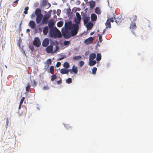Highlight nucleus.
<instances>
[{
	"label": "nucleus",
	"instance_id": "26",
	"mask_svg": "<svg viewBox=\"0 0 153 153\" xmlns=\"http://www.w3.org/2000/svg\"><path fill=\"white\" fill-rule=\"evenodd\" d=\"M101 59V55L100 53H98L97 54L96 60L97 61H100Z\"/></svg>",
	"mask_w": 153,
	"mask_h": 153
},
{
	"label": "nucleus",
	"instance_id": "47",
	"mask_svg": "<svg viewBox=\"0 0 153 153\" xmlns=\"http://www.w3.org/2000/svg\"><path fill=\"white\" fill-rule=\"evenodd\" d=\"M65 128L67 129H70L71 128V127L69 126V125H67L65 126Z\"/></svg>",
	"mask_w": 153,
	"mask_h": 153
},
{
	"label": "nucleus",
	"instance_id": "52",
	"mask_svg": "<svg viewBox=\"0 0 153 153\" xmlns=\"http://www.w3.org/2000/svg\"><path fill=\"white\" fill-rule=\"evenodd\" d=\"M39 32H41L42 31V29L41 28H39Z\"/></svg>",
	"mask_w": 153,
	"mask_h": 153
},
{
	"label": "nucleus",
	"instance_id": "37",
	"mask_svg": "<svg viewBox=\"0 0 153 153\" xmlns=\"http://www.w3.org/2000/svg\"><path fill=\"white\" fill-rule=\"evenodd\" d=\"M51 60L50 59H48L47 61V63L48 66H49V65H51Z\"/></svg>",
	"mask_w": 153,
	"mask_h": 153
},
{
	"label": "nucleus",
	"instance_id": "9",
	"mask_svg": "<svg viewBox=\"0 0 153 153\" xmlns=\"http://www.w3.org/2000/svg\"><path fill=\"white\" fill-rule=\"evenodd\" d=\"M69 71H70L69 72L71 74H72L73 72L76 74L78 72V68L77 67L74 65L72 67V69H69Z\"/></svg>",
	"mask_w": 153,
	"mask_h": 153
},
{
	"label": "nucleus",
	"instance_id": "8",
	"mask_svg": "<svg viewBox=\"0 0 153 153\" xmlns=\"http://www.w3.org/2000/svg\"><path fill=\"white\" fill-rule=\"evenodd\" d=\"M50 17V15H48L46 16H44L42 21V23L43 24H47L48 22V19Z\"/></svg>",
	"mask_w": 153,
	"mask_h": 153
},
{
	"label": "nucleus",
	"instance_id": "1",
	"mask_svg": "<svg viewBox=\"0 0 153 153\" xmlns=\"http://www.w3.org/2000/svg\"><path fill=\"white\" fill-rule=\"evenodd\" d=\"M65 26L64 29L71 30V33L72 36L76 35L79 29L78 25L76 23L72 24V22L71 21L65 22Z\"/></svg>",
	"mask_w": 153,
	"mask_h": 153
},
{
	"label": "nucleus",
	"instance_id": "21",
	"mask_svg": "<svg viewBox=\"0 0 153 153\" xmlns=\"http://www.w3.org/2000/svg\"><path fill=\"white\" fill-rule=\"evenodd\" d=\"M95 13L97 15H100L101 13V11L100 8L97 7L95 8Z\"/></svg>",
	"mask_w": 153,
	"mask_h": 153
},
{
	"label": "nucleus",
	"instance_id": "20",
	"mask_svg": "<svg viewBox=\"0 0 153 153\" xmlns=\"http://www.w3.org/2000/svg\"><path fill=\"white\" fill-rule=\"evenodd\" d=\"M35 13L36 16L42 15L41 13V11L40 9L39 8H37L35 11Z\"/></svg>",
	"mask_w": 153,
	"mask_h": 153
},
{
	"label": "nucleus",
	"instance_id": "36",
	"mask_svg": "<svg viewBox=\"0 0 153 153\" xmlns=\"http://www.w3.org/2000/svg\"><path fill=\"white\" fill-rule=\"evenodd\" d=\"M102 35H101V34H98V36H99V41L100 42H101L102 41Z\"/></svg>",
	"mask_w": 153,
	"mask_h": 153
},
{
	"label": "nucleus",
	"instance_id": "31",
	"mask_svg": "<svg viewBox=\"0 0 153 153\" xmlns=\"http://www.w3.org/2000/svg\"><path fill=\"white\" fill-rule=\"evenodd\" d=\"M82 58L81 56H75L73 57V59L75 60H77L80 59Z\"/></svg>",
	"mask_w": 153,
	"mask_h": 153
},
{
	"label": "nucleus",
	"instance_id": "32",
	"mask_svg": "<svg viewBox=\"0 0 153 153\" xmlns=\"http://www.w3.org/2000/svg\"><path fill=\"white\" fill-rule=\"evenodd\" d=\"M115 19V18L114 17H111V18H108L107 20H108V21H109L110 22H114V20Z\"/></svg>",
	"mask_w": 153,
	"mask_h": 153
},
{
	"label": "nucleus",
	"instance_id": "10",
	"mask_svg": "<svg viewBox=\"0 0 153 153\" xmlns=\"http://www.w3.org/2000/svg\"><path fill=\"white\" fill-rule=\"evenodd\" d=\"M49 42V40L48 39L46 38L42 42V45L44 47H46L48 45Z\"/></svg>",
	"mask_w": 153,
	"mask_h": 153
},
{
	"label": "nucleus",
	"instance_id": "51",
	"mask_svg": "<svg viewBox=\"0 0 153 153\" xmlns=\"http://www.w3.org/2000/svg\"><path fill=\"white\" fill-rule=\"evenodd\" d=\"M61 12V11L60 10H57V15L59 16V15L60 14Z\"/></svg>",
	"mask_w": 153,
	"mask_h": 153
},
{
	"label": "nucleus",
	"instance_id": "12",
	"mask_svg": "<svg viewBox=\"0 0 153 153\" xmlns=\"http://www.w3.org/2000/svg\"><path fill=\"white\" fill-rule=\"evenodd\" d=\"M48 25L50 28V30L54 28V22L53 20H49L48 24Z\"/></svg>",
	"mask_w": 153,
	"mask_h": 153
},
{
	"label": "nucleus",
	"instance_id": "56",
	"mask_svg": "<svg viewBox=\"0 0 153 153\" xmlns=\"http://www.w3.org/2000/svg\"><path fill=\"white\" fill-rule=\"evenodd\" d=\"M20 105L19 104V109H20L21 107V105Z\"/></svg>",
	"mask_w": 153,
	"mask_h": 153
},
{
	"label": "nucleus",
	"instance_id": "11",
	"mask_svg": "<svg viewBox=\"0 0 153 153\" xmlns=\"http://www.w3.org/2000/svg\"><path fill=\"white\" fill-rule=\"evenodd\" d=\"M36 16V22L37 24H39L40 22L42 20L43 17V15H37Z\"/></svg>",
	"mask_w": 153,
	"mask_h": 153
},
{
	"label": "nucleus",
	"instance_id": "4",
	"mask_svg": "<svg viewBox=\"0 0 153 153\" xmlns=\"http://www.w3.org/2000/svg\"><path fill=\"white\" fill-rule=\"evenodd\" d=\"M53 45H50L47 47L46 50L47 53H55L58 50L59 47L58 46H56L55 48V49L53 50Z\"/></svg>",
	"mask_w": 153,
	"mask_h": 153
},
{
	"label": "nucleus",
	"instance_id": "38",
	"mask_svg": "<svg viewBox=\"0 0 153 153\" xmlns=\"http://www.w3.org/2000/svg\"><path fill=\"white\" fill-rule=\"evenodd\" d=\"M30 87V85L29 83H28L27 86L26 87V90L27 91H28Z\"/></svg>",
	"mask_w": 153,
	"mask_h": 153
},
{
	"label": "nucleus",
	"instance_id": "42",
	"mask_svg": "<svg viewBox=\"0 0 153 153\" xmlns=\"http://www.w3.org/2000/svg\"><path fill=\"white\" fill-rule=\"evenodd\" d=\"M84 64V62L82 61H81L79 62V65L80 67L82 66Z\"/></svg>",
	"mask_w": 153,
	"mask_h": 153
},
{
	"label": "nucleus",
	"instance_id": "48",
	"mask_svg": "<svg viewBox=\"0 0 153 153\" xmlns=\"http://www.w3.org/2000/svg\"><path fill=\"white\" fill-rule=\"evenodd\" d=\"M62 82L61 79H60L59 80L57 81V82L58 85L62 83Z\"/></svg>",
	"mask_w": 153,
	"mask_h": 153
},
{
	"label": "nucleus",
	"instance_id": "43",
	"mask_svg": "<svg viewBox=\"0 0 153 153\" xmlns=\"http://www.w3.org/2000/svg\"><path fill=\"white\" fill-rule=\"evenodd\" d=\"M132 18L134 21H136L137 20V16L136 15H133L132 16Z\"/></svg>",
	"mask_w": 153,
	"mask_h": 153
},
{
	"label": "nucleus",
	"instance_id": "14",
	"mask_svg": "<svg viewBox=\"0 0 153 153\" xmlns=\"http://www.w3.org/2000/svg\"><path fill=\"white\" fill-rule=\"evenodd\" d=\"M29 25L32 29H34L36 27V24L33 21H30L29 22Z\"/></svg>",
	"mask_w": 153,
	"mask_h": 153
},
{
	"label": "nucleus",
	"instance_id": "50",
	"mask_svg": "<svg viewBox=\"0 0 153 153\" xmlns=\"http://www.w3.org/2000/svg\"><path fill=\"white\" fill-rule=\"evenodd\" d=\"M61 65V63L59 62H58L56 65V66L57 67H59Z\"/></svg>",
	"mask_w": 153,
	"mask_h": 153
},
{
	"label": "nucleus",
	"instance_id": "54",
	"mask_svg": "<svg viewBox=\"0 0 153 153\" xmlns=\"http://www.w3.org/2000/svg\"><path fill=\"white\" fill-rule=\"evenodd\" d=\"M105 30H104L103 32H102V33L101 35H102L103 34H104L105 33Z\"/></svg>",
	"mask_w": 153,
	"mask_h": 153
},
{
	"label": "nucleus",
	"instance_id": "5",
	"mask_svg": "<svg viewBox=\"0 0 153 153\" xmlns=\"http://www.w3.org/2000/svg\"><path fill=\"white\" fill-rule=\"evenodd\" d=\"M33 45L34 46L37 48L39 47L41 45V43L39 38L38 37L35 38L33 42Z\"/></svg>",
	"mask_w": 153,
	"mask_h": 153
},
{
	"label": "nucleus",
	"instance_id": "25",
	"mask_svg": "<svg viewBox=\"0 0 153 153\" xmlns=\"http://www.w3.org/2000/svg\"><path fill=\"white\" fill-rule=\"evenodd\" d=\"M49 72L52 74H54V67L53 66H51L50 68Z\"/></svg>",
	"mask_w": 153,
	"mask_h": 153
},
{
	"label": "nucleus",
	"instance_id": "27",
	"mask_svg": "<svg viewBox=\"0 0 153 153\" xmlns=\"http://www.w3.org/2000/svg\"><path fill=\"white\" fill-rule=\"evenodd\" d=\"M57 26L59 27H61L63 24V22L62 21H60L58 22L57 23Z\"/></svg>",
	"mask_w": 153,
	"mask_h": 153
},
{
	"label": "nucleus",
	"instance_id": "28",
	"mask_svg": "<svg viewBox=\"0 0 153 153\" xmlns=\"http://www.w3.org/2000/svg\"><path fill=\"white\" fill-rule=\"evenodd\" d=\"M48 0H43L42 2V5L45 7H46V5L48 4Z\"/></svg>",
	"mask_w": 153,
	"mask_h": 153
},
{
	"label": "nucleus",
	"instance_id": "55",
	"mask_svg": "<svg viewBox=\"0 0 153 153\" xmlns=\"http://www.w3.org/2000/svg\"><path fill=\"white\" fill-rule=\"evenodd\" d=\"M19 0H16V1H15L14 2V3H17L18 2V1H19Z\"/></svg>",
	"mask_w": 153,
	"mask_h": 153
},
{
	"label": "nucleus",
	"instance_id": "58",
	"mask_svg": "<svg viewBox=\"0 0 153 153\" xmlns=\"http://www.w3.org/2000/svg\"><path fill=\"white\" fill-rule=\"evenodd\" d=\"M35 16V15L34 14H32L31 15V17L32 18L33 17H34Z\"/></svg>",
	"mask_w": 153,
	"mask_h": 153
},
{
	"label": "nucleus",
	"instance_id": "30",
	"mask_svg": "<svg viewBox=\"0 0 153 153\" xmlns=\"http://www.w3.org/2000/svg\"><path fill=\"white\" fill-rule=\"evenodd\" d=\"M70 66L68 62H65L63 65V67L65 68H67Z\"/></svg>",
	"mask_w": 153,
	"mask_h": 153
},
{
	"label": "nucleus",
	"instance_id": "61",
	"mask_svg": "<svg viewBox=\"0 0 153 153\" xmlns=\"http://www.w3.org/2000/svg\"><path fill=\"white\" fill-rule=\"evenodd\" d=\"M19 46H20V44H19Z\"/></svg>",
	"mask_w": 153,
	"mask_h": 153
},
{
	"label": "nucleus",
	"instance_id": "23",
	"mask_svg": "<svg viewBox=\"0 0 153 153\" xmlns=\"http://www.w3.org/2000/svg\"><path fill=\"white\" fill-rule=\"evenodd\" d=\"M136 28V25L134 22H132L130 26V28L132 29H134Z\"/></svg>",
	"mask_w": 153,
	"mask_h": 153
},
{
	"label": "nucleus",
	"instance_id": "35",
	"mask_svg": "<svg viewBox=\"0 0 153 153\" xmlns=\"http://www.w3.org/2000/svg\"><path fill=\"white\" fill-rule=\"evenodd\" d=\"M66 82L67 83L70 84L72 82V79L71 78H68L66 80Z\"/></svg>",
	"mask_w": 153,
	"mask_h": 153
},
{
	"label": "nucleus",
	"instance_id": "22",
	"mask_svg": "<svg viewBox=\"0 0 153 153\" xmlns=\"http://www.w3.org/2000/svg\"><path fill=\"white\" fill-rule=\"evenodd\" d=\"M105 25L106 26V28H111V25L110 22L108 21V20H107L105 23Z\"/></svg>",
	"mask_w": 153,
	"mask_h": 153
},
{
	"label": "nucleus",
	"instance_id": "6",
	"mask_svg": "<svg viewBox=\"0 0 153 153\" xmlns=\"http://www.w3.org/2000/svg\"><path fill=\"white\" fill-rule=\"evenodd\" d=\"M76 14L77 19L75 18V22L76 24L79 25L80 23V21L81 19V16L79 13L78 12L76 13Z\"/></svg>",
	"mask_w": 153,
	"mask_h": 153
},
{
	"label": "nucleus",
	"instance_id": "16",
	"mask_svg": "<svg viewBox=\"0 0 153 153\" xmlns=\"http://www.w3.org/2000/svg\"><path fill=\"white\" fill-rule=\"evenodd\" d=\"M49 31V28L48 26L45 27L43 29V33L44 35H46Z\"/></svg>",
	"mask_w": 153,
	"mask_h": 153
},
{
	"label": "nucleus",
	"instance_id": "53",
	"mask_svg": "<svg viewBox=\"0 0 153 153\" xmlns=\"http://www.w3.org/2000/svg\"><path fill=\"white\" fill-rule=\"evenodd\" d=\"M6 120H7V121H6L7 126V125H8V120L7 118Z\"/></svg>",
	"mask_w": 153,
	"mask_h": 153
},
{
	"label": "nucleus",
	"instance_id": "2",
	"mask_svg": "<svg viewBox=\"0 0 153 153\" xmlns=\"http://www.w3.org/2000/svg\"><path fill=\"white\" fill-rule=\"evenodd\" d=\"M49 34L51 37L60 38L62 36L60 32L56 27L50 29Z\"/></svg>",
	"mask_w": 153,
	"mask_h": 153
},
{
	"label": "nucleus",
	"instance_id": "24",
	"mask_svg": "<svg viewBox=\"0 0 153 153\" xmlns=\"http://www.w3.org/2000/svg\"><path fill=\"white\" fill-rule=\"evenodd\" d=\"M96 64V62L95 60H90L89 62V65L90 66H92Z\"/></svg>",
	"mask_w": 153,
	"mask_h": 153
},
{
	"label": "nucleus",
	"instance_id": "41",
	"mask_svg": "<svg viewBox=\"0 0 153 153\" xmlns=\"http://www.w3.org/2000/svg\"><path fill=\"white\" fill-rule=\"evenodd\" d=\"M25 99V97H23L21 99V100H20V104L21 105H22V104H23V103L24 100Z\"/></svg>",
	"mask_w": 153,
	"mask_h": 153
},
{
	"label": "nucleus",
	"instance_id": "3",
	"mask_svg": "<svg viewBox=\"0 0 153 153\" xmlns=\"http://www.w3.org/2000/svg\"><path fill=\"white\" fill-rule=\"evenodd\" d=\"M70 30L67 29H64L63 28H62V32L63 36L66 39H68L70 38L71 36H72L71 33V31L70 32Z\"/></svg>",
	"mask_w": 153,
	"mask_h": 153
},
{
	"label": "nucleus",
	"instance_id": "34",
	"mask_svg": "<svg viewBox=\"0 0 153 153\" xmlns=\"http://www.w3.org/2000/svg\"><path fill=\"white\" fill-rule=\"evenodd\" d=\"M97 69L96 67H94L93 68L92 70V73L94 74H96V72L97 71Z\"/></svg>",
	"mask_w": 153,
	"mask_h": 153
},
{
	"label": "nucleus",
	"instance_id": "19",
	"mask_svg": "<svg viewBox=\"0 0 153 153\" xmlns=\"http://www.w3.org/2000/svg\"><path fill=\"white\" fill-rule=\"evenodd\" d=\"M93 26V25L92 23L91 22L88 23L86 25V27H87L88 30L91 29Z\"/></svg>",
	"mask_w": 153,
	"mask_h": 153
},
{
	"label": "nucleus",
	"instance_id": "17",
	"mask_svg": "<svg viewBox=\"0 0 153 153\" xmlns=\"http://www.w3.org/2000/svg\"><path fill=\"white\" fill-rule=\"evenodd\" d=\"M92 21H96L97 19V16L94 13H92L91 16Z\"/></svg>",
	"mask_w": 153,
	"mask_h": 153
},
{
	"label": "nucleus",
	"instance_id": "57",
	"mask_svg": "<svg viewBox=\"0 0 153 153\" xmlns=\"http://www.w3.org/2000/svg\"><path fill=\"white\" fill-rule=\"evenodd\" d=\"M94 34V32H91L90 33V35H92Z\"/></svg>",
	"mask_w": 153,
	"mask_h": 153
},
{
	"label": "nucleus",
	"instance_id": "60",
	"mask_svg": "<svg viewBox=\"0 0 153 153\" xmlns=\"http://www.w3.org/2000/svg\"><path fill=\"white\" fill-rule=\"evenodd\" d=\"M85 2L87 1L88 0H84Z\"/></svg>",
	"mask_w": 153,
	"mask_h": 153
},
{
	"label": "nucleus",
	"instance_id": "59",
	"mask_svg": "<svg viewBox=\"0 0 153 153\" xmlns=\"http://www.w3.org/2000/svg\"><path fill=\"white\" fill-rule=\"evenodd\" d=\"M27 32H30V30L29 29H27Z\"/></svg>",
	"mask_w": 153,
	"mask_h": 153
},
{
	"label": "nucleus",
	"instance_id": "40",
	"mask_svg": "<svg viewBox=\"0 0 153 153\" xmlns=\"http://www.w3.org/2000/svg\"><path fill=\"white\" fill-rule=\"evenodd\" d=\"M70 42L69 41H65L64 42V44L65 45H69Z\"/></svg>",
	"mask_w": 153,
	"mask_h": 153
},
{
	"label": "nucleus",
	"instance_id": "7",
	"mask_svg": "<svg viewBox=\"0 0 153 153\" xmlns=\"http://www.w3.org/2000/svg\"><path fill=\"white\" fill-rule=\"evenodd\" d=\"M94 40V38L93 37H90L85 40L84 43L87 45L90 44Z\"/></svg>",
	"mask_w": 153,
	"mask_h": 153
},
{
	"label": "nucleus",
	"instance_id": "46",
	"mask_svg": "<svg viewBox=\"0 0 153 153\" xmlns=\"http://www.w3.org/2000/svg\"><path fill=\"white\" fill-rule=\"evenodd\" d=\"M66 57V56L65 55V56L62 55V57L61 58H59V60H62V59H63L65 58Z\"/></svg>",
	"mask_w": 153,
	"mask_h": 153
},
{
	"label": "nucleus",
	"instance_id": "45",
	"mask_svg": "<svg viewBox=\"0 0 153 153\" xmlns=\"http://www.w3.org/2000/svg\"><path fill=\"white\" fill-rule=\"evenodd\" d=\"M51 6V4L49 3H48L46 5V7H45L46 8L48 9Z\"/></svg>",
	"mask_w": 153,
	"mask_h": 153
},
{
	"label": "nucleus",
	"instance_id": "29",
	"mask_svg": "<svg viewBox=\"0 0 153 153\" xmlns=\"http://www.w3.org/2000/svg\"><path fill=\"white\" fill-rule=\"evenodd\" d=\"M89 17H85V18L84 19V24H87L89 20Z\"/></svg>",
	"mask_w": 153,
	"mask_h": 153
},
{
	"label": "nucleus",
	"instance_id": "13",
	"mask_svg": "<svg viewBox=\"0 0 153 153\" xmlns=\"http://www.w3.org/2000/svg\"><path fill=\"white\" fill-rule=\"evenodd\" d=\"M89 4L90 7L91 9H93L94 7L95 6V3L94 1H91L88 2Z\"/></svg>",
	"mask_w": 153,
	"mask_h": 153
},
{
	"label": "nucleus",
	"instance_id": "33",
	"mask_svg": "<svg viewBox=\"0 0 153 153\" xmlns=\"http://www.w3.org/2000/svg\"><path fill=\"white\" fill-rule=\"evenodd\" d=\"M51 81H54L55 79H56L57 78V76H56L55 75V74H54L53 75H52L51 76Z\"/></svg>",
	"mask_w": 153,
	"mask_h": 153
},
{
	"label": "nucleus",
	"instance_id": "44",
	"mask_svg": "<svg viewBox=\"0 0 153 153\" xmlns=\"http://www.w3.org/2000/svg\"><path fill=\"white\" fill-rule=\"evenodd\" d=\"M43 89L44 90H48L49 89V88L48 87V86H44L43 88Z\"/></svg>",
	"mask_w": 153,
	"mask_h": 153
},
{
	"label": "nucleus",
	"instance_id": "49",
	"mask_svg": "<svg viewBox=\"0 0 153 153\" xmlns=\"http://www.w3.org/2000/svg\"><path fill=\"white\" fill-rule=\"evenodd\" d=\"M29 48L32 50V51H33L34 50V48L33 46H30Z\"/></svg>",
	"mask_w": 153,
	"mask_h": 153
},
{
	"label": "nucleus",
	"instance_id": "15",
	"mask_svg": "<svg viewBox=\"0 0 153 153\" xmlns=\"http://www.w3.org/2000/svg\"><path fill=\"white\" fill-rule=\"evenodd\" d=\"M69 69L62 68L60 70V73L62 74H67L69 72Z\"/></svg>",
	"mask_w": 153,
	"mask_h": 153
},
{
	"label": "nucleus",
	"instance_id": "39",
	"mask_svg": "<svg viewBox=\"0 0 153 153\" xmlns=\"http://www.w3.org/2000/svg\"><path fill=\"white\" fill-rule=\"evenodd\" d=\"M28 7H25V11L24 12V13L25 14H27L28 13L27 11L28 10Z\"/></svg>",
	"mask_w": 153,
	"mask_h": 153
},
{
	"label": "nucleus",
	"instance_id": "18",
	"mask_svg": "<svg viewBox=\"0 0 153 153\" xmlns=\"http://www.w3.org/2000/svg\"><path fill=\"white\" fill-rule=\"evenodd\" d=\"M96 57V55L95 53H91L89 56V60H93Z\"/></svg>",
	"mask_w": 153,
	"mask_h": 153
}]
</instances>
